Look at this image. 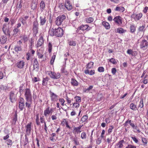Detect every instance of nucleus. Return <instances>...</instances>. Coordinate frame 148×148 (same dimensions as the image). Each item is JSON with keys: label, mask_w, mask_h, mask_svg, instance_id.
<instances>
[{"label": "nucleus", "mask_w": 148, "mask_h": 148, "mask_svg": "<svg viewBox=\"0 0 148 148\" xmlns=\"http://www.w3.org/2000/svg\"><path fill=\"white\" fill-rule=\"evenodd\" d=\"M64 31L63 29L60 27L57 28H50L49 32V34L52 36H54L57 37H61L63 34Z\"/></svg>", "instance_id": "1"}, {"label": "nucleus", "mask_w": 148, "mask_h": 148, "mask_svg": "<svg viewBox=\"0 0 148 148\" xmlns=\"http://www.w3.org/2000/svg\"><path fill=\"white\" fill-rule=\"evenodd\" d=\"M129 124H130V125L134 129L136 130V132L139 133L141 132L140 130H139L138 126L137 125L135 126L134 123H132L131 120H128L125 122L123 125L125 127H129Z\"/></svg>", "instance_id": "2"}, {"label": "nucleus", "mask_w": 148, "mask_h": 148, "mask_svg": "<svg viewBox=\"0 0 148 148\" xmlns=\"http://www.w3.org/2000/svg\"><path fill=\"white\" fill-rule=\"evenodd\" d=\"M66 18L64 15L59 16L56 18L55 21L56 24L58 26L61 25L64 21Z\"/></svg>", "instance_id": "3"}, {"label": "nucleus", "mask_w": 148, "mask_h": 148, "mask_svg": "<svg viewBox=\"0 0 148 148\" xmlns=\"http://www.w3.org/2000/svg\"><path fill=\"white\" fill-rule=\"evenodd\" d=\"M47 72L50 77L53 79H57L59 78L61 76L60 73H56L52 71H47Z\"/></svg>", "instance_id": "4"}, {"label": "nucleus", "mask_w": 148, "mask_h": 148, "mask_svg": "<svg viewBox=\"0 0 148 148\" xmlns=\"http://www.w3.org/2000/svg\"><path fill=\"white\" fill-rule=\"evenodd\" d=\"M44 34L41 33L39 35V38L37 41V44L36 45V47L38 48L39 47L42 46L44 43L43 38Z\"/></svg>", "instance_id": "5"}, {"label": "nucleus", "mask_w": 148, "mask_h": 148, "mask_svg": "<svg viewBox=\"0 0 148 148\" xmlns=\"http://www.w3.org/2000/svg\"><path fill=\"white\" fill-rule=\"evenodd\" d=\"M53 112V108H50L49 106H48L44 110V115L46 117L50 114H51Z\"/></svg>", "instance_id": "6"}, {"label": "nucleus", "mask_w": 148, "mask_h": 148, "mask_svg": "<svg viewBox=\"0 0 148 148\" xmlns=\"http://www.w3.org/2000/svg\"><path fill=\"white\" fill-rule=\"evenodd\" d=\"M113 20L115 24L119 26H121L122 24V18L119 16L115 17Z\"/></svg>", "instance_id": "7"}, {"label": "nucleus", "mask_w": 148, "mask_h": 148, "mask_svg": "<svg viewBox=\"0 0 148 148\" xmlns=\"http://www.w3.org/2000/svg\"><path fill=\"white\" fill-rule=\"evenodd\" d=\"M25 96L26 100L32 99V96L30 89L26 88L25 91Z\"/></svg>", "instance_id": "8"}, {"label": "nucleus", "mask_w": 148, "mask_h": 148, "mask_svg": "<svg viewBox=\"0 0 148 148\" xmlns=\"http://www.w3.org/2000/svg\"><path fill=\"white\" fill-rule=\"evenodd\" d=\"M140 48L143 50H145L148 47V41L145 40H142L140 42Z\"/></svg>", "instance_id": "9"}, {"label": "nucleus", "mask_w": 148, "mask_h": 148, "mask_svg": "<svg viewBox=\"0 0 148 148\" xmlns=\"http://www.w3.org/2000/svg\"><path fill=\"white\" fill-rule=\"evenodd\" d=\"M143 16V14L141 13H140L136 14L133 13L131 15V17L133 18L136 21L140 20Z\"/></svg>", "instance_id": "10"}, {"label": "nucleus", "mask_w": 148, "mask_h": 148, "mask_svg": "<svg viewBox=\"0 0 148 148\" xmlns=\"http://www.w3.org/2000/svg\"><path fill=\"white\" fill-rule=\"evenodd\" d=\"M50 97L51 101L53 102L57 101L58 99V96L54 93L50 91Z\"/></svg>", "instance_id": "11"}, {"label": "nucleus", "mask_w": 148, "mask_h": 148, "mask_svg": "<svg viewBox=\"0 0 148 148\" xmlns=\"http://www.w3.org/2000/svg\"><path fill=\"white\" fill-rule=\"evenodd\" d=\"M60 124L61 125L63 126H64L65 125L66 127L69 129L70 130L72 128V127L69 125L68 121L66 119H63Z\"/></svg>", "instance_id": "12"}, {"label": "nucleus", "mask_w": 148, "mask_h": 148, "mask_svg": "<svg viewBox=\"0 0 148 148\" xmlns=\"http://www.w3.org/2000/svg\"><path fill=\"white\" fill-rule=\"evenodd\" d=\"M38 24L37 21H35L33 22L32 30L33 32L35 33L36 34L38 32Z\"/></svg>", "instance_id": "13"}, {"label": "nucleus", "mask_w": 148, "mask_h": 148, "mask_svg": "<svg viewBox=\"0 0 148 148\" xmlns=\"http://www.w3.org/2000/svg\"><path fill=\"white\" fill-rule=\"evenodd\" d=\"M78 29L82 31L86 30V31H88L91 29V27H89L87 24H82L78 27Z\"/></svg>", "instance_id": "14"}, {"label": "nucleus", "mask_w": 148, "mask_h": 148, "mask_svg": "<svg viewBox=\"0 0 148 148\" xmlns=\"http://www.w3.org/2000/svg\"><path fill=\"white\" fill-rule=\"evenodd\" d=\"M32 124V123L30 122L28 123L25 127L26 128V132L27 135H29L31 133L32 130L31 125Z\"/></svg>", "instance_id": "15"}, {"label": "nucleus", "mask_w": 148, "mask_h": 148, "mask_svg": "<svg viewBox=\"0 0 148 148\" xmlns=\"http://www.w3.org/2000/svg\"><path fill=\"white\" fill-rule=\"evenodd\" d=\"M125 143V141L123 140H120L117 143L115 146V148H122L123 146V144Z\"/></svg>", "instance_id": "16"}, {"label": "nucleus", "mask_w": 148, "mask_h": 148, "mask_svg": "<svg viewBox=\"0 0 148 148\" xmlns=\"http://www.w3.org/2000/svg\"><path fill=\"white\" fill-rule=\"evenodd\" d=\"M25 61L23 60H21L17 62L16 65L18 68L21 69L23 68L25 64Z\"/></svg>", "instance_id": "17"}, {"label": "nucleus", "mask_w": 148, "mask_h": 148, "mask_svg": "<svg viewBox=\"0 0 148 148\" xmlns=\"http://www.w3.org/2000/svg\"><path fill=\"white\" fill-rule=\"evenodd\" d=\"M39 19L40 25H45L47 21L46 17L44 16H40Z\"/></svg>", "instance_id": "18"}, {"label": "nucleus", "mask_w": 148, "mask_h": 148, "mask_svg": "<svg viewBox=\"0 0 148 148\" xmlns=\"http://www.w3.org/2000/svg\"><path fill=\"white\" fill-rule=\"evenodd\" d=\"M82 125H80L78 127H75L74 128L73 132L74 134L79 133L82 131L81 130V129L82 127Z\"/></svg>", "instance_id": "19"}, {"label": "nucleus", "mask_w": 148, "mask_h": 148, "mask_svg": "<svg viewBox=\"0 0 148 148\" xmlns=\"http://www.w3.org/2000/svg\"><path fill=\"white\" fill-rule=\"evenodd\" d=\"M35 40L33 38H31L29 40L28 44L29 48H33L34 45Z\"/></svg>", "instance_id": "20"}, {"label": "nucleus", "mask_w": 148, "mask_h": 148, "mask_svg": "<svg viewBox=\"0 0 148 148\" xmlns=\"http://www.w3.org/2000/svg\"><path fill=\"white\" fill-rule=\"evenodd\" d=\"M65 6L68 10H70L73 8L72 5L71 4L70 1H68L65 3Z\"/></svg>", "instance_id": "21"}, {"label": "nucleus", "mask_w": 148, "mask_h": 148, "mask_svg": "<svg viewBox=\"0 0 148 148\" xmlns=\"http://www.w3.org/2000/svg\"><path fill=\"white\" fill-rule=\"evenodd\" d=\"M15 95L13 92H11L10 94V101L13 103L15 100Z\"/></svg>", "instance_id": "22"}, {"label": "nucleus", "mask_w": 148, "mask_h": 148, "mask_svg": "<svg viewBox=\"0 0 148 148\" xmlns=\"http://www.w3.org/2000/svg\"><path fill=\"white\" fill-rule=\"evenodd\" d=\"M28 18L29 16H24L22 17H21L19 20L21 21L22 24L24 25L26 23V20L28 19Z\"/></svg>", "instance_id": "23"}, {"label": "nucleus", "mask_w": 148, "mask_h": 148, "mask_svg": "<svg viewBox=\"0 0 148 148\" xmlns=\"http://www.w3.org/2000/svg\"><path fill=\"white\" fill-rule=\"evenodd\" d=\"M39 65L37 60L36 58H35L34 61V69H39Z\"/></svg>", "instance_id": "24"}, {"label": "nucleus", "mask_w": 148, "mask_h": 148, "mask_svg": "<svg viewBox=\"0 0 148 148\" xmlns=\"http://www.w3.org/2000/svg\"><path fill=\"white\" fill-rule=\"evenodd\" d=\"M22 38L21 39V40L23 41L24 43L27 42L29 40V37L26 35H23L21 37H20Z\"/></svg>", "instance_id": "25"}, {"label": "nucleus", "mask_w": 148, "mask_h": 148, "mask_svg": "<svg viewBox=\"0 0 148 148\" xmlns=\"http://www.w3.org/2000/svg\"><path fill=\"white\" fill-rule=\"evenodd\" d=\"M26 101L25 102V106L26 107L28 108H30L31 107V105L32 103V99H29L26 100Z\"/></svg>", "instance_id": "26"}, {"label": "nucleus", "mask_w": 148, "mask_h": 148, "mask_svg": "<svg viewBox=\"0 0 148 148\" xmlns=\"http://www.w3.org/2000/svg\"><path fill=\"white\" fill-rule=\"evenodd\" d=\"M125 8L123 7H118L117 6L114 10L116 11H119L120 12H123L125 11Z\"/></svg>", "instance_id": "27"}, {"label": "nucleus", "mask_w": 148, "mask_h": 148, "mask_svg": "<svg viewBox=\"0 0 148 148\" xmlns=\"http://www.w3.org/2000/svg\"><path fill=\"white\" fill-rule=\"evenodd\" d=\"M84 21L86 23H90L94 21V19L91 17H88L85 18Z\"/></svg>", "instance_id": "28"}, {"label": "nucleus", "mask_w": 148, "mask_h": 148, "mask_svg": "<svg viewBox=\"0 0 148 148\" xmlns=\"http://www.w3.org/2000/svg\"><path fill=\"white\" fill-rule=\"evenodd\" d=\"M102 25L104 26L106 29H109L110 28V26L109 24L105 21H103L102 22Z\"/></svg>", "instance_id": "29"}, {"label": "nucleus", "mask_w": 148, "mask_h": 148, "mask_svg": "<svg viewBox=\"0 0 148 148\" xmlns=\"http://www.w3.org/2000/svg\"><path fill=\"white\" fill-rule=\"evenodd\" d=\"M49 80V78L47 77H46L45 78H43L42 81V85L43 86H46Z\"/></svg>", "instance_id": "30"}, {"label": "nucleus", "mask_w": 148, "mask_h": 148, "mask_svg": "<svg viewBox=\"0 0 148 148\" xmlns=\"http://www.w3.org/2000/svg\"><path fill=\"white\" fill-rule=\"evenodd\" d=\"M17 121V115L16 112L15 113L14 115V117L12 119V124L15 125L16 124V122Z\"/></svg>", "instance_id": "31"}, {"label": "nucleus", "mask_w": 148, "mask_h": 148, "mask_svg": "<svg viewBox=\"0 0 148 148\" xmlns=\"http://www.w3.org/2000/svg\"><path fill=\"white\" fill-rule=\"evenodd\" d=\"M71 84L74 86H78V82L77 81L74 79H71Z\"/></svg>", "instance_id": "32"}, {"label": "nucleus", "mask_w": 148, "mask_h": 148, "mask_svg": "<svg viewBox=\"0 0 148 148\" xmlns=\"http://www.w3.org/2000/svg\"><path fill=\"white\" fill-rule=\"evenodd\" d=\"M15 52H18V51H21L22 50V47L21 46L16 45L15 46L14 48Z\"/></svg>", "instance_id": "33"}, {"label": "nucleus", "mask_w": 148, "mask_h": 148, "mask_svg": "<svg viewBox=\"0 0 148 148\" xmlns=\"http://www.w3.org/2000/svg\"><path fill=\"white\" fill-rule=\"evenodd\" d=\"M145 25H142V26H140L138 29V31L139 32H143L144 33V32L145 30Z\"/></svg>", "instance_id": "34"}, {"label": "nucleus", "mask_w": 148, "mask_h": 148, "mask_svg": "<svg viewBox=\"0 0 148 148\" xmlns=\"http://www.w3.org/2000/svg\"><path fill=\"white\" fill-rule=\"evenodd\" d=\"M40 6L41 11H43L44 10L45 7V3L43 1H42L40 2Z\"/></svg>", "instance_id": "35"}, {"label": "nucleus", "mask_w": 148, "mask_h": 148, "mask_svg": "<svg viewBox=\"0 0 148 148\" xmlns=\"http://www.w3.org/2000/svg\"><path fill=\"white\" fill-rule=\"evenodd\" d=\"M130 106V108L134 111H135L137 110L136 105L133 103H131Z\"/></svg>", "instance_id": "36"}, {"label": "nucleus", "mask_w": 148, "mask_h": 148, "mask_svg": "<svg viewBox=\"0 0 148 148\" xmlns=\"http://www.w3.org/2000/svg\"><path fill=\"white\" fill-rule=\"evenodd\" d=\"M126 32V30L123 29L122 28L119 27L117 29V32L119 34H123Z\"/></svg>", "instance_id": "37"}, {"label": "nucleus", "mask_w": 148, "mask_h": 148, "mask_svg": "<svg viewBox=\"0 0 148 148\" xmlns=\"http://www.w3.org/2000/svg\"><path fill=\"white\" fill-rule=\"evenodd\" d=\"M141 140L142 142L143 143V145L144 146H147V139L145 138L142 137Z\"/></svg>", "instance_id": "38"}, {"label": "nucleus", "mask_w": 148, "mask_h": 148, "mask_svg": "<svg viewBox=\"0 0 148 148\" xmlns=\"http://www.w3.org/2000/svg\"><path fill=\"white\" fill-rule=\"evenodd\" d=\"M39 114L38 113L36 114V124L37 125H40V122L39 121Z\"/></svg>", "instance_id": "39"}, {"label": "nucleus", "mask_w": 148, "mask_h": 148, "mask_svg": "<svg viewBox=\"0 0 148 148\" xmlns=\"http://www.w3.org/2000/svg\"><path fill=\"white\" fill-rule=\"evenodd\" d=\"M94 63L92 62H90L88 63L86 66V68L88 69L92 68L93 66Z\"/></svg>", "instance_id": "40"}, {"label": "nucleus", "mask_w": 148, "mask_h": 148, "mask_svg": "<svg viewBox=\"0 0 148 148\" xmlns=\"http://www.w3.org/2000/svg\"><path fill=\"white\" fill-rule=\"evenodd\" d=\"M130 32L131 33L134 32L136 30V27L134 25H131L130 26Z\"/></svg>", "instance_id": "41"}, {"label": "nucleus", "mask_w": 148, "mask_h": 148, "mask_svg": "<svg viewBox=\"0 0 148 148\" xmlns=\"http://www.w3.org/2000/svg\"><path fill=\"white\" fill-rule=\"evenodd\" d=\"M143 99L142 98L140 100L138 107V108H142L143 107Z\"/></svg>", "instance_id": "42"}, {"label": "nucleus", "mask_w": 148, "mask_h": 148, "mask_svg": "<svg viewBox=\"0 0 148 148\" xmlns=\"http://www.w3.org/2000/svg\"><path fill=\"white\" fill-rule=\"evenodd\" d=\"M81 137L82 139H85L87 137L86 133L84 132H83L81 134Z\"/></svg>", "instance_id": "43"}, {"label": "nucleus", "mask_w": 148, "mask_h": 148, "mask_svg": "<svg viewBox=\"0 0 148 148\" xmlns=\"http://www.w3.org/2000/svg\"><path fill=\"white\" fill-rule=\"evenodd\" d=\"M127 53L128 54L132 55V56H134L135 54V52L133 51L131 49H128L127 51Z\"/></svg>", "instance_id": "44"}, {"label": "nucleus", "mask_w": 148, "mask_h": 148, "mask_svg": "<svg viewBox=\"0 0 148 148\" xmlns=\"http://www.w3.org/2000/svg\"><path fill=\"white\" fill-rule=\"evenodd\" d=\"M74 99L75 100V102H77V103H79L81 102V98L80 97L76 96L74 97Z\"/></svg>", "instance_id": "45"}, {"label": "nucleus", "mask_w": 148, "mask_h": 148, "mask_svg": "<svg viewBox=\"0 0 148 148\" xmlns=\"http://www.w3.org/2000/svg\"><path fill=\"white\" fill-rule=\"evenodd\" d=\"M56 55L55 54H53L52 57L50 61V63L51 65H53V64L54 62V61L55 58H56Z\"/></svg>", "instance_id": "46"}, {"label": "nucleus", "mask_w": 148, "mask_h": 148, "mask_svg": "<svg viewBox=\"0 0 148 148\" xmlns=\"http://www.w3.org/2000/svg\"><path fill=\"white\" fill-rule=\"evenodd\" d=\"M88 116L87 115L84 116L81 118V121L83 122L86 121L88 119Z\"/></svg>", "instance_id": "47"}, {"label": "nucleus", "mask_w": 148, "mask_h": 148, "mask_svg": "<svg viewBox=\"0 0 148 148\" xmlns=\"http://www.w3.org/2000/svg\"><path fill=\"white\" fill-rule=\"evenodd\" d=\"M73 107L76 108H78L80 106L79 103H77V102H75L73 103Z\"/></svg>", "instance_id": "48"}, {"label": "nucleus", "mask_w": 148, "mask_h": 148, "mask_svg": "<svg viewBox=\"0 0 148 148\" xmlns=\"http://www.w3.org/2000/svg\"><path fill=\"white\" fill-rule=\"evenodd\" d=\"M114 126L113 125H111L109 127V128L108 131V135L110 134L112 132V130L114 128Z\"/></svg>", "instance_id": "49"}, {"label": "nucleus", "mask_w": 148, "mask_h": 148, "mask_svg": "<svg viewBox=\"0 0 148 148\" xmlns=\"http://www.w3.org/2000/svg\"><path fill=\"white\" fill-rule=\"evenodd\" d=\"M109 61L111 63H112L113 64H115L117 63V62L115 59L112 58L110 59H109Z\"/></svg>", "instance_id": "50"}, {"label": "nucleus", "mask_w": 148, "mask_h": 148, "mask_svg": "<svg viewBox=\"0 0 148 148\" xmlns=\"http://www.w3.org/2000/svg\"><path fill=\"white\" fill-rule=\"evenodd\" d=\"M18 107L21 110H23L25 106V103H18Z\"/></svg>", "instance_id": "51"}, {"label": "nucleus", "mask_w": 148, "mask_h": 148, "mask_svg": "<svg viewBox=\"0 0 148 148\" xmlns=\"http://www.w3.org/2000/svg\"><path fill=\"white\" fill-rule=\"evenodd\" d=\"M37 8V4L35 3H32L31 4V8L32 10H35Z\"/></svg>", "instance_id": "52"}, {"label": "nucleus", "mask_w": 148, "mask_h": 148, "mask_svg": "<svg viewBox=\"0 0 148 148\" xmlns=\"http://www.w3.org/2000/svg\"><path fill=\"white\" fill-rule=\"evenodd\" d=\"M6 143L8 146H11L12 144V140L9 139H7L6 141Z\"/></svg>", "instance_id": "53"}, {"label": "nucleus", "mask_w": 148, "mask_h": 148, "mask_svg": "<svg viewBox=\"0 0 148 148\" xmlns=\"http://www.w3.org/2000/svg\"><path fill=\"white\" fill-rule=\"evenodd\" d=\"M103 138H102L101 137H99L97 139L96 141V143L97 144H99L101 142V140Z\"/></svg>", "instance_id": "54"}, {"label": "nucleus", "mask_w": 148, "mask_h": 148, "mask_svg": "<svg viewBox=\"0 0 148 148\" xmlns=\"http://www.w3.org/2000/svg\"><path fill=\"white\" fill-rule=\"evenodd\" d=\"M143 82L145 84H146L148 83V75H146L145 76Z\"/></svg>", "instance_id": "55"}, {"label": "nucleus", "mask_w": 148, "mask_h": 148, "mask_svg": "<svg viewBox=\"0 0 148 148\" xmlns=\"http://www.w3.org/2000/svg\"><path fill=\"white\" fill-rule=\"evenodd\" d=\"M52 49V45L50 42H49L48 44V51L50 53L51 52Z\"/></svg>", "instance_id": "56"}, {"label": "nucleus", "mask_w": 148, "mask_h": 148, "mask_svg": "<svg viewBox=\"0 0 148 148\" xmlns=\"http://www.w3.org/2000/svg\"><path fill=\"white\" fill-rule=\"evenodd\" d=\"M61 72L63 73H64L66 75L68 74V73L65 69V68L64 67L62 68L61 70Z\"/></svg>", "instance_id": "57"}, {"label": "nucleus", "mask_w": 148, "mask_h": 148, "mask_svg": "<svg viewBox=\"0 0 148 148\" xmlns=\"http://www.w3.org/2000/svg\"><path fill=\"white\" fill-rule=\"evenodd\" d=\"M131 138L135 143H138V139L134 136H131Z\"/></svg>", "instance_id": "58"}, {"label": "nucleus", "mask_w": 148, "mask_h": 148, "mask_svg": "<svg viewBox=\"0 0 148 148\" xmlns=\"http://www.w3.org/2000/svg\"><path fill=\"white\" fill-rule=\"evenodd\" d=\"M66 100L68 104H70V105H71V103L72 102V101L70 98L67 97L66 98Z\"/></svg>", "instance_id": "59"}, {"label": "nucleus", "mask_w": 148, "mask_h": 148, "mask_svg": "<svg viewBox=\"0 0 148 148\" xmlns=\"http://www.w3.org/2000/svg\"><path fill=\"white\" fill-rule=\"evenodd\" d=\"M19 31V29L17 28H15L13 30V35H16Z\"/></svg>", "instance_id": "60"}, {"label": "nucleus", "mask_w": 148, "mask_h": 148, "mask_svg": "<svg viewBox=\"0 0 148 148\" xmlns=\"http://www.w3.org/2000/svg\"><path fill=\"white\" fill-rule=\"evenodd\" d=\"M104 70V68L102 66L99 67L98 69V71L99 72H103Z\"/></svg>", "instance_id": "61"}, {"label": "nucleus", "mask_w": 148, "mask_h": 148, "mask_svg": "<svg viewBox=\"0 0 148 148\" xmlns=\"http://www.w3.org/2000/svg\"><path fill=\"white\" fill-rule=\"evenodd\" d=\"M40 122L41 123H45L46 122L45 121V118L44 116H42L40 117Z\"/></svg>", "instance_id": "62"}, {"label": "nucleus", "mask_w": 148, "mask_h": 148, "mask_svg": "<svg viewBox=\"0 0 148 148\" xmlns=\"http://www.w3.org/2000/svg\"><path fill=\"white\" fill-rule=\"evenodd\" d=\"M18 103H25V100L22 97H20L18 99Z\"/></svg>", "instance_id": "63"}, {"label": "nucleus", "mask_w": 148, "mask_h": 148, "mask_svg": "<svg viewBox=\"0 0 148 148\" xmlns=\"http://www.w3.org/2000/svg\"><path fill=\"white\" fill-rule=\"evenodd\" d=\"M125 148H136V146L131 144H129Z\"/></svg>", "instance_id": "64"}]
</instances>
